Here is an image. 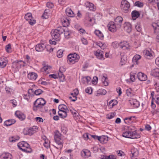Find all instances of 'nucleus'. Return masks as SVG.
<instances>
[{
  "instance_id": "473e14b6",
  "label": "nucleus",
  "mask_w": 159,
  "mask_h": 159,
  "mask_svg": "<svg viewBox=\"0 0 159 159\" xmlns=\"http://www.w3.org/2000/svg\"><path fill=\"white\" fill-rule=\"evenodd\" d=\"M91 15L89 13H86L85 17V21L88 23L91 22L93 19L91 17Z\"/></svg>"
},
{
  "instance_id": "13d9d810",
  "label": "nucleus",
  "mask_w": 159,
  "mask_h": 159,
  "mask_svg": "<svg viewBox=\"0 0 159 159\" xmlns=\"http://www.w3.org/2000/svg\"><path fill=\"white\" fill-rule=\"evenodd\" d=\"M30 90V89H29L28 90V95H27V94H24V98L27 101H28L30 98V96H29V90Z\"/></svg>"
},
{
  "instance_id": "39448f33",
  "label": "nucleus",
  "mask_w": 159,
  "mask_h": 159,
  "mask_svg": "<svg viewBox=\"0 0 159 159\" xmlns=\"http://www.w3.org/2000/svg\"><path fill=\"white\" fill-rule=\"evenodd\" d=\"M80 57L76 53L70 54L68 56V62L69 64H74L79 61Z\"/></svg>"
},
{
  "instance_id": "4be33fe9",
  "label": "nucleus",
  "mask_w": 159,
  "mask_h": 159,
  "mask_svg": "<svg viewBox=\"0 0 159 159\" xmlns=\"http://www.w3.org/2000/svg\"><path fill=\"white\" fill-rule=\"evenodd\" d=\"M12 156L9 153H3L0 156V159H11Z\"/></svg>"
},
{
  "instance_id": "f257e3e1",
  "label": "nucleus",
  "mask_w": 159,
  "mask_h": 159,
  "mask_svg": "<svg viewBox=\"0 0 159 159\" xmlns=\"http://www.w3.org/2000/svg\"><path fill=\"white\" fill-rule=\"evenodd\" d=\"M46 103V101L43 98H38L34 103L33 110L34 111H36L39 110L42 112H46L47 110L44 106Z\"/></svg>"
},
{
  "instance_id": "ddd939ff",
  "label": "nucleus",
  "mask_w": 159,
  "mask_h": 159,
  "mask_svg": "<svg viewBox=\"0 0 159 159\" xmlns=\"http://www.w3.org/2000/svg\"><path fill=\"white\" fill-rule=\"evenodd\" d=\"M8 61L6 57H2L0 59V66L2 68L5 67L7 64Z\"/></svg>"
},
{
  "instance_id": "f03ea898",
  "label": "nucleus",
  "mask_w": 159,
  "mask_h": 159,
  "mask_svg": "<svg viewBox=\"0 0 159 159\" xmlns=\"http://www.w3.org/2000/svg\"><path fill=\"white\" fill-rule=\"evenodd\" d=\"M122 135L125 137L133 139H137L140 137V135L137 133L134 127L133 126L129 127L127 131L123 133Z\"/></svg>"
},
{
  "instance_id": "de8ad7c7",
  "label": "nucleus",
  "mask_w": 159,
  "mask_h": 159,
  "mask_svg": "<svg viewBox=\"0 0 159 159\" xmlns=\"http://www.w3.org/2000/svg\"><path fill=\"white\" fill-rule=\"evenodd\" d=\"M115 116V114L114 113H111L109 114H108L107 116V118L110 119L113 118Z\"/></svg>"
},
{
  "instance_id": "5fc2aeb1",
  "label": "nucleus",
  "mask_w": 159,
  "mask_h": 159,
  "mask_svg": "<svg viewBox=\"0 0 159 159\" xmlns=\"http://www.w3.org/2000/svg\"><path fill=\"white\" fill-rule=\"evenodd\" d=\"M130 80L133 82L135 80V75L134 73L131 72L130 74Z\"/></svg>"
},
{
  "instance_id": "f3484780",
  "label": "nucleus",
  "mask_w": 159,
  "mask_h": 159,
  "mask_svg": "<svg viewBox=\"0 0 159 159\" xmlns=\"http://www.w3.org/2000/svg\"><path fill=\"white\" fill-rule=\"evenodd\" d=\"M81 155L84 158H87L91 156V152L88 149H84L81 152Z\"/></svg>"
},
{
  "instance_id": "69168bd1",
  "label": "nucleus",
  "mask_w": 159,
  "mask_h": 159,
  "mask_svg": "<svg viewBox=\"0 0 159 159\" xmlns=\"http://www.w3.org/2000/svg\"><path fill=\"white\" fill-rule=\"evenodd\" d=\"M44 146L46 148H48L49 146V143L48 142V140H45V141L44 143H43Z\"/></svg>"
},
{
  "instance_id": "49530a36",
  "label": "nucleus",
  "mask_w": 159,
  "mask_h": 159,
  "mask_svg": "<svg viewBox=\"0 0 159 159\" xmlns=\"http://www.w3.org/2000/svg\"><path fill=\"white\" fill-rule=\"evenodd\" d=\"M63 51L62 50H59L57 52V55L58 57L61 58L63 56Z\"/></svg>"
},
{
  "instance_id": "79ce46f5",
  "label": "nucleus",
  "mask_w": 159,
  "mask_h": 159,
  "mask_svg": "<svg viewBox=\"0 0 159 159\" xmlns=\"http://www.w3.org/2000/svg\"><path fill=\"white\" fill-rule=\"evenodd\" d=\"M152 26L154 27L156 31L157 32L158 30H159V21L157 22V23H153L152 25Z\"/></svg>"
},
{
  "instance_id": "bb28decb",
  "label": "nucleus",
  "mask_w": 159,
  "mask_h": 159,
  "mask_svg": "<svg viewBox=\"0 0 159 159\" xmlns=\"http://www.w3.org/2000/svg\"><path fill=\"white\" fill-rule=\"evenodd\" d=\"M131 15L133 19V20H135L139 17L140 15V14L138 11H134L132 12Z\"/></svg>"
},
{
  "instance_id": "a878e982",
  "label": "nucleus",
  "mask_w": 159,
  "mask_h": 159,
  "mask_svg": "<svg viewBox=\"0 0 159 159\" xmlns=\"http://www.w3.org/2000/svg\"><path fill=\"white\" fill-rule=\"evenodd\" d=\"M124 30L128 33H129L132 30V25L129 23H127L124 27Z\"/></svg>"
},
{
  "instance_id": "c756f323",
  "label": "nucleus",
  "mask_w": 159,
  "mask_h": 159,
  "mask_svg": "<svg viewBox=\"0 0 159 159\" xmlns=\"http://www.w3.org/2000/svg\"><path fill=\"white\" fill-rule=\"evenodd\" d=\"M68 111H58V114L61 118H64L67 116V113Z\"/></svg>"
},
{
  "instance_id": "423d86ee",
  "label": "nucleus",
  "mask_w": 159,
  "mask_h": 159,
  "mask_svg": "<svg viewBox=\"0 0 159 159\" xmlns=\"http://www.w3.org/2000/svg\"><path fill=\"white\" fill-rule=\"evenodd\" d=\"M17 146L20 150L27 152H30V151L27 149L29 147L30 145L26 142L22 141L18 143Z\"/></svg>"
},
{
  "instance_id": "8fccbe9b",
  "label": "nucleus",
  "mask_w": 159,
  "mask_h": 159,
  "mask_svg": "<svg viewBox=\"0 0 159 159\" xmlns=\"http://www.w3.org/2000/svg\"><path fill=\"white\" fill-rule=\"evenodd\" d=\"M30 128H25L23 131V132L25 135H27L30 133Z\"/></svg>"
},
{
  "instance_id": "7c9ffc66",
  "label": "nucleus",
  "mask_w": 159,
  "mask_h": 159,
  "mask_svg": "<svg viewBox=\"0 0 159 159\" xmlns=\"http://www.w3.org/2000/svg\"><path fill=\"white\" fill-rule=\"evenodd\" d=\"M59 111H68V110L66 106L64 104H61L58 106Z\"/></svg>"
},
{
  "instance_id": "3c124183",
  "label": "nucleus",
  "mask_w": 159,
  "mask_h": 159,
  "mask_svg": "<svg viewBox=\"0 0 159 159\" xmlns=\"http://www.w3.org/2000/svg\"><path fill=\"white\" fill-rule=\"evenodd\" d=\"M51 68V67L50 66H43L41 69L42 71H46L48 70H50Z\"/></svg>"
},
{
  "instance_id": "5701e85b",
  "label": "nucleus",
  "mask_w": 159,
  "mask_h": 159,
  "mask_svg": "<svg viewBox=\"0 0 159 159\" xmlns=\"http://www.w3.org/2000/svg\"><path fill=\"white\" fill-rule=\"evenodd\" d=\"M66 13L67 16L70 17H73L75 16V14L70 8H66Z\"/></svg>"
},
{
  "instance_id": "0e129e2a",
  "label": "nucleus",
  "mask_w": 159,
  "mask_h": 159,
  "mask_svg": "<svg viewBox=\"0 0 159 159\" xmlns=\"http://www.w3.org/2000/svg\"><path fill=\"white\" fill-rule=\"evenodd\" d=\"M118 155L120 156H123L124 155V153L122 151L119 150L117 151Z\"/></svg>"
},
{
  "instance_id": "37998d69",
  "label": "nucleus",
  "mask_w": 159,
  "mask_h": 159,
  "mask_svg": "<svg viewBox=\"0 0 159 159\" xmlns=\"http://www.w3.org/2000/svg\"><path fill=\"white\" fill-rule=\"evenodd\" d=\"M19 137L18 136H12L9 139V140L11 142H14L19 139Z\"/></svg>"
},
{
  "instance_id": "a19ab883",
  "label": "nucleus",
  "mask_w": 159,
  "mask_h": 159,
  "mask_svg": "<svg viewBox=\"0 0 159 159\" xmlns=\"http://www.w3.org/2000/svg\"><path fill=\"white\" fill-rule=\"evenodd\" d=\"M38 131V128L36 126H33L31 128H30V135L33 134L35 133Z\"/></svg>"
},
{
  "instance_id": "864d4df0",
  "label": "nucleus",
  "mask_w": 159,
  "mask_h": 159,
  "mask_svg": "<svg viewBox=\"0 0 159 159\" xmlns=\"http://www.w3.org/2000/svg\"><path fill=\"white\" fill-rule=\"evenodd\" d=\"M107 93L106 91L104 89H99L98 91V94H100L105 95Z\"/></svg>"
},
{
  "instance_id": "1a4fd4ad",
  "label": "nucleus",
  "mask_w": 159,
  "mask_h": 159,
  "mask_svg": "<svg viewBox=\"0 0 159 159\" xmlns=\"http://www.w3.org/2000/svg\"><path fill=\"white\" fill-rule=\"evenodd\" d=\"M143 54L145 57L148 59H151L154 56V52L150 49H147L144 50Z\"/></svg>"
},
{
  "instance_id": "58836bf2",
  "label": "nucleus",
  "mask_w": 159,
  "mask_h": 159,
  "mask_svg": "<svg viewBox=\"0 0 159 159\" xmlns=\"http://www.w3.org/2000/svg\"><path fill=\"white\" fill-rule=\"evenodd\" d=\"M117 103L116 100H111L109 102L108 106L110 108H112L114 106L117 104Z\"/></svg>"
},
{
  "instance_id": "e433bc0d",
  "label": "nucleus",
  "mask_w": 159,
  "mask_h": 159,
  "mask_svg": "<svg viewBox=\"0 0 159 159\" xmlns=\"http://www.w3.org/2000/svg\"><path fill=\"white\" fill-rule=\"evenodd\" d=\"M141 56L139 55L136 54L135 55L133 58V61L136 64H138V61L141 58Z\"/></svg>"
},
{
  "instance_id": "c9c22d12",
  "label": "nucleus",
  "mask_w": 159,
  "mask_h": 159,
  "mask_svg": "<svg viewBox=\"0 0 159 159\" xmlns=\"http://www.w3.org/2000/svg\"><path fill=\"white\" fill-rule=\"evenodd\" d=\"M99 141L102 143H106L108 140V138L105 136L99 137Z\"/></svg>"
},
{
  "instance_id": "9b49d317",
  "label": "nucleus",
  "mask_w": 159,
  "mask_h": 159,
  "mask_svg": "<svg viewBox=\"0 0 159 159\" xmlns=\"http://www.w3.org/2000/svg\"><path fill=\"white\" fill-rule=\"evenodd\" d=\"M119 46L123 50L129 49L130 47L127 41H123L120 43L118 44Z\"/></svg>"
},
{
  "instance_id": "e2e57ef3",
  "label": "nucleus",
  "mask_w": 159,
  "mask_h": 159,
  "mask_svg": "<svg viewBox=\"0 0 159 159\" xmlns=\"http://www.w3.org/2000/svg\"><path fill=\"white\" fill-rule=\"evenodd\" d=\"M78 30L80 34H84L86 33L85 30L82 28H80Z\"/></svg>"
},
{
  "instance_id": "dca6fc26",
  "label": "nucleus",
  "mask_w": 159,
  "mask_h": 159,
  "mask_svg": "<svg viewBox=\"0 0 159 159\" xmlns=\"http://www.w3.org/2000/svg\"><path fill=\"white\" fill-rule=\"evenodd\" d=\"M129 102L131 105L134 108H137L139 106V102L135 99H131L129 100Z\"/></svg>"
},
{
  "instance_id": "7ed1b4c3",
  "label": "nucleus",
  "mask_w": 159,
  "mask_h": 159,
  "mask_svg": "<svg viewBox=\"0 0 159 159\" xmlns=\"http://www.w3.org/2000/svg\"><path fill=\"white\" fill-rule=\"evenodd\" d=\"M54 133V140L58 145V146H54L57 149H61L63 146V140L61 137V134L58 130L56 131Z\"/></svg>"
},
{
  "instance_id": "a18cd8bd",
  "label": "nucleus",
  "mask_w": 159,
  "mask_h": 159,
  "mask_svg": "<svg viewBox=\"0 0 159 159\" xmlns=\"http://www.w3.org/2000/svg\"><path fill=\"white\" fill-rule=\"evenodd\" d=\"M107 77H104V76L102 78L103 84L105 86H107L108 85V83L107 81Z\"/></svg>"
},
{
  "instance_id": "412c9836",
  "label": "nucleus",
  "mask_w": 159,
  "mask_h": 159,
  "mask_svg": "<svg viewBox=\"0 0 159 159\" xmlns=\"http://www.w3.org/2000/svg\"><path fill=\"white\" fill-rule=\"evenodd\" d=\"M34 86V88H30V90H31L32 92H33L36 95H38L41 94L42 92V91L40 89H36V86L35 85H32Z\"/></svg>"
},
{
  "instance_id": "20e7f679",
  "label": "nucleus",
  "mask_w": 159,
  "mask_h": 159,
  "mask_svg": "<svg viewBox=\"0 0 159 159\" xmlns=\"http://www.w3.org/2000/svg\"><path fill=\"white\" fill-rule=\"evenodd\" d=\"M64 29L61 27H58L57 29L52 30L51 34L52 38L55 40L59 41L60 39V34L63 33Z\"/></svg>"
},
{
  "instance_id": "4468645a",
  "label": "nucleus",
  "mask_w": 159,
  "mask_h": 159,
  "mask_svg": "<svg viewBox=\"0 0 159 159\" xmlns=\"http://www.w3.org/2000/svg\"><path fill=\"white\" fill-rule=\"evenodd\" d=\"M85 6L91 11H95L96 9V7L93 4L88 2L85 3Z\"/></svg>"
},
{
  "instance_id": "338daca9",
  "label": "nucleus",
  "mask_w": 159,
  "mask_h": 159,
  "mask_svg": "<svg viewBox=\"0 0 159 159\" xmlns=\"http://www.w3.org/2000/svg\"><path fill=\"white\" fill-rule=\"evenodd\" d=\"M35 120L37 122H43V119L41 117H37L35 118Z\"/></svg>"
},
{
  "instance_id": "393cba45",
  "label": "nucleus",
  "mask_w": 159,
  "mask_h": 159,
  "mask_svg": "<svg viewBox=\"0 0 159 159\" xmlns=\"http://www.w3.org/2000/svg\"><path fill=\"white\" fill-rule=\"evenodd\" d=\"M151 75L154 76H159V68H156L152 70L151 71Z\"/></svg>"
},
{
  "instance_id": "b1692460",
  "label": "nucleus",
  "mask_w": 159,
  "mask_h": 159,
  "mask_svg": "<svg viewBox=\"0 0 159 159\" xmlns=\"http://www.w3.org/2000/svg\"><path fill=\"white\" fill-rule=\"evenodd\" d=\"M61 21L64 25V26L65 27L68 26L70 25V21L69 19V18H62Z\"/></svg>"
},
{
  "instance_id": "f704fd0d",
  "label": "nucleus",
  "mask_w": 159,
  "mask_h": 159,
  "mask_svg": "<svg viewBox=\"0 0 159 159\" xmlns=\"http://www.w3.org/2000/svg\"><path fill=\"white\" fill-rule=\"evenodd\" d=\"M43 45L39 44L36 45L35 47V49L37 51H42L44 48V46H43Z\"/></svg>"
},
{
  "instance_id": "9d476101",
  "label": "nucleus",
  "mask_w": 159,
  "mask_h": 159,
  "mask_svg": "<svg viewBox=\"0 0 159 159\" xmlns=\"http://www.w3.org/2000/svg\"><path fill=\"white\" fill-rule=\"evenodd\" d=\"M108 30L113 32H115L117 28L115 23L113 21L110 22L107 25Z\"/></svg>"
},
{
  "instance_id": "bf43d9fd",
  "label": "nucleus",
  "mask_w": 159,
  "mask_h": 159,
  "mask_svg": "<svg viewBox=\"0 0 159 159\" xmlns=\"http://www.w3.org/2000/svg\"><path fill=\"white\" fill-rule=\"evenodd\" d=\"M46 5L47 7L49 8H52L54 6L53 4L51 2H48Z\"/></svg>"
},
{
  "instance_id": "aec40b11",
  "label": "nucleus",
  "mask_w": 159,
  "mask_h": 159,
  "mask_svg": "<svg viewBox=\"0 0 159 159\" xmlns=\"http://www.w3.org/2000/svg\"><path fill=\"white\" fill-rule=\"evenodd\" d=\"M15 114L17 117L21 120H23L25 118V115L19 111H16L15 112Z\"/></svg>"
},
{
  "instance_id": "2f4dec72",
  "label": "nucleus",
  "mask_w": 159,
  "mask_h": 159,
  "mask_svg": "<svg viewBox=\"0 0 159 159\" xmlns=\"http://www.w3.org/2000/svg\"><path fill=\"white\" fill-rule=\"evenodd\" d=\"M57 75V78H59L60 80L61 81L63 82L65 80V77L62 72L60 71V69H59V71Z\"/></svg>"
},
{
  "instance_id": "6e6552de",
  "label": "nucleus",
  "mask_w": 159,
  "mask_h": 159,
  "mask_svg": "<svg viewBox=\"0 0 159 159\" xmlns=\"http://www.w3.org/2000/svg\"><path fill=\"white\" fill-rule=\"evenodd\" d=\"M120 7L124 12H127L130 7L129 3L126 0H122L121 2Z\"/></svg>"
},
{
  "instance_id": "052dcab7",
  "label": "nucleus",
  "mask_w": 159,
  "mask_h": 159,
  "mask_svg": "<svg viewBox=\"0 0 159 159\" xmlns=\"http://www.w3.org/2000/svg\"><path fill=\"white\" fill-rule=\"evenodd\" d=\"M11 45L9 43L6 46V50L7 52H10L11 51H9V49H11Z\"/></svg>"
},
{
  "instance_id": "09e8293b",
  "label": "nucleus",
  "mask_w": 159,
  "mask_h": 159,
  "mask_svg": "<svg viewBox=\"0 0 159 159\" xmlns=\"http://www.w3.org/2000/svg\"><path fill=\"white\" fill-rule=\"evenodd\" d=\"M134 5L135 6L141 7H143V2H140L139 1L136 2L135 3Z\"/></svg>"
},
{
  "instance_id": "6ab92c4d",
  "label": "nucleus",
  "mask_w": 159,
  "mask_h": 159,
  "mask_svg": "<svg viewBox=\"0 0 159 159\" xmlns=\"http://www.w3.org/2000/svg\"><path fill=\"white\" fill-rule=\"evenodd\" d=\"M79 94V91L78 89H75L73 90V93H71V95H73V99H72V97H70L69 99L71 101L74 102L77 100L76 96Z\"/></svg>"
},
{
  "instance_id": "0eeeda50",
  "label": "nucleus",
  "mask_w": 159,
  "mask_h": 159,
  "mask_svg": "<svg viewBox=\"0 0 159 159\" xmlns=\"http://www.w3.org/2000/svg\"><path fill=\"white\" fill-rule=\"evenodd\" d=\"M12 67L13 68L19 69L25 66L26 63L22 60H16L12 63Z\"/></svg>"
},
{
  "instance_id": "4c0bfd02",
  "label": "nucleus",
  "mask_w": 159,
  "mask_h": 159,
  "mask_svg": "<svg viewBox=\"0 0 159 159\" xmlns=\"http://www.w3.org/2000/svg\"><path fill=\"white\" fill-rule=\"evenodd\" d=\"M50 10L49 9H46L44 11V13L42 15V17L43 18L47 19L48 17L49 14Z\"/></svg>"
},
{
  "instance_id": "2eb2a0df",
  "label": "nucleus",
  "mask_w": 159,
  "mask_h": 159,
  "mask_svg": "<svg viewBox=\"0 0 159 159\" xmlns=\"http://www.w3.org/2000/svg\"><path fill=\"white\" fill-rule=\"evenodd\" d=\"M137 76L138 79L141 81H145L147 79V76L143 73L141 72H139Z\"/></svg>"
},
{
  "instance_id": "ea45409f",
  "label": "nucleus",
  "mask_w": 159,
  "mask_h": 159,
  "mask_svg": "<svg viewBox=\"0 0 159 159\" xmlns=\"http://www.w3.org/2000/svg\"><path fill=\"white\" fill-rule=\"evenodd\" d=\"M38 77L37 74L34 72H30V80H35Z\"/></svg>"
},
{
  "instance_id": "72a5a7b5",
  "label": "nucleus",
  "mask_w": 159,
  "mask_h": 159,
  "mask_svg": "<svg viewBox=\"0 0 159 159\" xmlns=\"http://www.w3.org/2000/svg\"><path fill=\"white\" fill-rule=\"evenodd\" d=\"M134 117L132 116L126 117L124 119V121L125 123L128 124H129L133 122L132 118H134Z\"/></svg>"
},
{
  "instance_id": "680f3d73",
  "label": "nucleus",
  "mask_w": 159,
  "mask_h": 159,
  "mask_svg": "<svg viewBox=\"0 0 159 159\" xmlns=\"http://www.w3.org/2000/svg\"><path fill=\"white\" fill-rule=\"evenodd\" d=\"M89 134L88 133H85L83 135V137L84 139L86 140H88L89 138H90V137H91L89 135Z\"/></svg>"
},
{
  "instance_id": "603ef678",
  "label": "nucleus",
  "mask_w": 159,
  "mask_h": 159,
  "mask_svg": "<svg viewBox=\"0 0 159 159\" xmlns=\"http://www.w3.org/2000/svg\"><path fill=\"white\" fill-rule=\"evenodd\" d=\"M135 28L137 31L140 32L142 30V28L140 24H137L135 26Z\"/></svg>"
},
{
  "instance_id": "6e6d98bb",
  "label": "nucleus",
  "mask_w": 159,
  "mask_h": 159,
  "mask_svg": "<svg viewBox=\"0 0 159 159\" xmlns=\"http://www.w3.org/2000/svg\"><path fill=\"white\" fill-rule=\"evenodd\" d=\"M25 19L28 21L29 23L30 24V13H27L25 16Z\"/></svg>"
},
{
  "instance_id": "c85d7f7f",
  "label": "nucleus",
  "mask_w": 159,
  "mask_h": 159,
  "mask_svg": "<svg viewBox=\"0 0 159 159\" xmlns=\"http://www.w3.org/2000/svg\"><path fill=\"white\" fill-rule=\"evenodd\" d=\"M16 120L14 119L9 120L6 121L4 124L7 126H9L14 124Z\"/></svg>"
},
{
  "instance_id": "c03bdc74",
  "label": "nucleus",
  "mask_w": 159,
  "mask_h": 159,
  "mask_svg": "<svg viewBox=\"0 0 159 159\" xmlns=\"http://www.w3.org/2000/svg\"><path fill=\"white\" fill-rule=\"evenodd\" d=\"M63 32H64V33L65 37L67 39L69 38V35L71 33L70 32L67 30H64Z\"/></svg>"
},
{
  "instance_id": "cd10ccee",
  "label": "nucleus",
  "mask_w": 159,
  "mask_h": 159,
  "mask_svg": "<svg viewBox=\"0 0 159 159\" xmlns=\"http://www.w3.org/2000/svg\"><path fill=\"white\" fill-rule=\"evenodd\" d=\"M126 93L127 96L132 97L135 95L134 91L131 89L129 88L126 90Z\"/></svg>"
},
{
  "instance_id": "774afa93",
  "label": "nucleus",
  "mask_w": 159,
  "mask_h": 159,
  "mask_svg": "<svg viewBox=\"0 0 159 159\" xmlns=\"http://www.w3.org/2000/svg\"><path fill=\"white\" fill-rule=\"evenodd\" d=\"M155 98L156 99V103L158 105H159V95H157L156 96Z\"/></svg>"
},
{
  "instance_id": "4d7b16f0",
  "label": "nucleus",
  "mask_w": 159,
  "mask_h": 159,
  "mask_svg": "<svg viewBox=\"0 0 159 159\" xmlns=\"http://www.w3.org/2000/svg\"><path fill=\"white\" fill-rule=\"evenodd\" d=\"M85 91L86 93L91 94L92 92V90L91 88L88 87L86 89Z\"/></svg>"
},
{
  "instance_id": "a211bd4d",
  "label": "nucleus",
  "mask_w": 159,
  "mask_h": 159,
  "mask_svg": "<svg viewBox=\"0 0 159 159\" xmlns=\"http://www.w3.org/2000/svg\"><path fill=\"white\" fill-rule=\"evenodd\" d=\"M95 54L98 59L101 60L104 59L103 53L102 51L98 50L95 52Z\"/></svg>"
},
{
  "instance_id": "f8f14e48",
  "label": "nucleus",
  "mask_w": 159,
  "mask_h": 159,
  "mask_svg": "<svg viewBox=\"0 0 159 159\" xmlns=\"http://www.w3.org/2000/svg\"><path fill=\"white\" fill-rule=\"evenodd\" d=\"M123 20L122 17L120 16H118L115 19L114 23L118 28H120L121 27Z\"/></svg>"
}]
</instances>
